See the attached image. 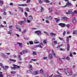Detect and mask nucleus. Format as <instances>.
<instances>
[{
	"label": "nucleus",
	"instance_id": "19",
	"mask_svg": "<svg viewBox=\"0 0 77 77\" xmlns=\"http://www.w3.org/2000/svg\"><path fill=\"white\" fill-rule=\"evenodd\" d=\"M51 35H52V36H54V35H56V34L55 33H53V32H51L50 33Z\"/></svg>",
	"mask_w": 77,
	"mask_h": 77
},
{
	"label": "nucleus",
	"instance_id": "60",
	"mask_svg": "<svg viewBox=\"0 0 77 77\" xmlns=\"http://www.w3.org/2000/svg\"><path fill=\"white\" fill-rule=\"evenodd\" d=\"M20 58H21V56L20 55H19L18 59H20Z\"/></svg>",
	"mask_w": 77,
	"mask_h": 77
},
{
	"label": "nucleus",
	"instance_id": "56",
	"mask_svg": "<svg viewBox=\"0 0 77 77\" xmlns=\"http://www.w3.org/2000/svg\"><path fill=\"white\" fill-rule=\"evenodd\" d=\"M46 23H49V21L48 20H46Z\"/></svg>",
	"mask_w": 77,
	"mask_h": 77
},
{
	"label": "nucleus",
	"instance_id": "26",
	"mask_svg": "<svg viewBox=\"0 0 77 77\" xmlns=\"http://www.w3.org/2000/svg\"><path fill=\"white\" fill-rule=\"evenodd\" d=\"M29 42L30 44H31V45H33V42H32V41H29Z\"/></svg>",
	"mask_w": 77,
	"mask_h": 77
},
{
	"label": "nucleus",
	"instance_id": "4",
	"mask_svg": "<svg viewBox=\"0 0 77 77\" xmlns=\"http://www.w3.org/2000/svg\"><path fill=\"white\" fill-rule=\"evenodd\" d=\"M35 32L37 34V35H41V32L40 31H35Z\"/></svg>",
	"mask_w": 77,
	"mask_h": 77
},
{
	"label": "nucleus",
	"instance_id": "45",
	"mask_svg": "<svg viewBox=\"0 0 77 77\" xmlns=\"http://www.w3.org/2000/svg\"><path fill=\"white\" fill-rule=\"evenodd\" d=\"M43 42L44 44H47V41H46V40H44L43 41Z\"/></svg>",
	"mask_w": 77,
	"mask_h": 77
},
{
	"label": "nucleus",
	"instance_id": "38",
	"mask_svg": "<svg viewBox=\"0 0 77 77\" xmlns=\"http://www.w3.org/2000/svg\"><path fill=\"white\" fill-rule=\"evenodd\" d=\"M67 5H69V6H71V3H69V2H68L67 3Z\"/></svg>",
	"mask_w": 77,
	"mask_h": 77
},
{
	"label": "nucleus",
	"instance_id": "17",
	"mask_svg": "<svg viewBox=\"0 0 77 77\" xmlns=\"http://www.w3.org/2000/svg\"><path fill=\"white\" fill-rule=\"evenodd\" d=\"M34 73H35L36 75L38 74H39V71L38 70L35 71L34 72Z\"/></svg>",
	"mask_w": 77,
	"mask_h": 77
},
{
	"label": "nucleus",
	"instance_id": "53",
	"mask_svg": "<svg viewBox=\"0 0 77 77\" xmlns=\"http://www.w3.org/2000/svg\"><path fill=\"white\" fill-rule=\"evenodd\" d=\"M5 68L6 69H8V68H9V66H5Z\"/></svg>",
	"mask_w": 77,
	"mask_h": 77
},
{
	"label": "nucleus",
	"instance_id": "63",
	"mask_svg": "<svg viewBox=\"0 0 77 77\" xmlns=\"http://www.w3.org/2000/svg\"><path fill=\"white\" fill-rule=\"evenodd\" d=\"M12 27V26H10L9 28L10 29H11V28Z\"/></svg>",
	"mask_w": 77,
	"mask_h": 77
},
{
	"label": "nucleus",
	"instance_id": "34",
	"mask_svg": "<svg viewBox=\"0 0 77 77\" xmlns=\"http://www.w3.org/2000/svg\"><path fill=\"white\" fill-rule=\"evenodd\" d=\"M53 74H52L50 76H49V75H48L46 77H53Z\"/></svg>",
	"mask_w": 77,
	"mask_h": 77
},
{
	"label": "nucleus",
	"instance_id": "22",
	"mask_svg": "<svg viewBox=\"0 0 77 77\" xmlns=\"http://www.w3.org/2000/svg\"><path fill=\"white\" fill-rule=\"evenodd\" d=\"M44 33H45V34H46V36H48V32H45V31H44Z\"/></svg>",
	"mask_w": 77,
	"mask_h": 77
},
{
	"label": "nucleus",
	"instance_id": "28",
	"mask_svg": "<svg viewBox=\"0 0 77 77\" xmlns=\"http://www.w3.org/2000/svg\"><path fill=\"white\" fill-rule=\"evenodd\" d=\"M49 12H52V11H53V10H52V8H49Z\"/></svg>",
	"mask_w": 77,
	"mask_h": 77
},
{
	"label": "nucleus",
	"instance_id": "30",
	"mask_svg": "<svg viewBox=\"0 0 77 77\" xmlns=\"http://www.w3.org/2000/svg\"><path fill=\"white\" fill-rule=\"evenodd\" d=\"M44 11V9L43 8V7H42V6L41 7V12H42Z\"/></svg>",
	"mask_w": 77,
	"mask_h": 77
},
{
	"label": "nucleus",
	"instance_id": "6",
	"mask_svg": "<svg viewBox=\"0 0 77 77\" xmlns=\"http://www.w3.org/2000/svg\"><path fill=\"white\" fill-rule=\"evenodd\" d=\"M25 23V21H21L18 22V23L20 25H21L23 24H24Z\"/></svg>",
	"mask_w": 77,
	"mask_h": 77
},
{
	"label": "nucleus",
	"instance_id": "46",
	"mask_svg": "<svg viewBox=\"0 0 77 77\" xmlns=\"http://www.w3.org/2000/svg\"><path fill=\"white\" fill-rule=\"evenodd\" d=\"M5 27V26L1 25V26H0V28H1V27Z\"/></svg>",
	"mask_w": 77,
	"mask_h": 77
},
{
	"label": "nucleus",
	"instance_id": "49",
	"mask_svg": "<svg viewBox=\"0 0 77 77\" xmlns=\"http://www.w3.org/2000/svg\"><path fill=\"white\" fill-rule=\"evenodd\" d=\"M27 22L28 23H30V20H27Z\"/></svg>",
	"mask_w": 77,
	"mask_h": 77
},
{
	"label": "nucleus",
	"instance_id": "35",
	"mask_svg": "<svg viewBox=\"0 0 77 77\" xmlns=\"http://www.w3.org/2000/svg\"><path fill=\"white\" fill-rule=\"evenodd\" d=\"M66 26L68 28H69L70 25L69 24H68L66 25Z\"/></svg>",
	"mask_w": 77,
	"mask_h": 77
},
{
	"label": "nucleus",
	"instance_id": "58",
	"mask_svg": "<svg viewBox=\"0 0 77 77\" xmlns=\"http://www.w3.org/2000/svg\"><path fill=\"white\" fill-rule=\"evenodd\" d=\"M13 3H11L10 4V6H12V5H13Z\"/></svg>",
	"mask_w": 77,
	"mask_h": 77
},
{
	"label": "nucleus",
	"instance_id": "40",
	"mask_svg": "<svg viewBox=\"0 0 77 77\" xmlns=\"http://www.w3.org/2000/svg\"><path fill=\"white\" fill-rule=\"evenodd\" d=\"M26 11H27V12H29V8H26Z\"/></svg>",
	"mask_w": 77,
	"mask_h": 77
},
{
	"label": "nucleus",
	"instance_id": "21",
	"mask_svg": "<svg viewBox=\"0 0 77 77\" xmlns=\"http://www.w3.org/2000/svg\"><path fill=\"white\" fill-rule=\"evenodd\" d=\"M29 19L30 20H33V17H32V16H30L29 17Z\"/></svg>",
	"mask_w": 77,
	"mask_h": 77
},
{
	"label": "nucleus",
	"instance_id": "8",
	"mask_svg": "<svg viewBox=\"0 0 77 77\" xmlns=\"http://www.w3.org/2000/svg\"><path fill=\"white\" fill-rule=\"evenodd\" d=\"M68 20V18L67 17H63L62 18L61 20L63 21H65V20Z\"/></svg>",
	"mask_w": 77,
	"mask_h": 77
},
{
	"label": "nucleus",
	"instance_id": "64",
	"mask_svg": "<svg viewBox=\"0 0 77 77\" xmlns=\"http://www.w3.org/2000/svg\"><path fill=\"white\" fill-rule=\"evenodd\" d=\"M7 77H12V76L10 75H8Z\"/></svg>",
	"mask_w": 77,
	"mask_h": 77
},
{
	"label": "nucleus",
	"instance_id": "10",
	"mask_svg": "<svg viewBox=\"0 0 77 77\" xmlns=\"http://www.w3.org/2000/svg\"><path fill=\"white\" fill-rule=\"evenodd\" d=\"M55 20H56V23H58V22L60 21V19H57V18H54Z\"/></svg>",
	"mask_w": 77,
	"mask_h": 77
},
{
	"label": "nucleus",
	"instance_id": "57",
	"mask_svg": "<svg viewBox=\"0 0 77 77\" xmlns=\"http://www.w3.org/2000/svg\"><path fill=\"white\" fill-rule=\"evenodd\" d=\"M0 77H4L3 75L2 74H0Z\"/></svg>",
	"mask_w": 77,
	"mask_h": 77
},
{
	"label": "nucleus",
	"instance_id": "14",
	"mask_svg": "<svg viewBox=\"0 0 77 77\" xmlns=\"http://www.w3.org/2000/svg\"><path fill=\"white\" fill-rule=\"evenodd\" d=\"M26 32V29H25L22 32V35H24Z\"/></svg>",
	"mask_w": 77,
	"mask_h": 77
},
{
	"label": "nucleus",
	"instance_id": "5",
	"mask_svg": "<svg viewBox=\"0 0 77 77\" xmlns=\"http://www.w3.org/2000/svg\"><path fill=\"white\" fill-rule=\"evenodd\" d=\"M27 53V51H25L23 50L22 52L20 53V54L21 55H22L23 54H24V53Z\"/></svg>",
	"mask_w": 77,
	"mask_h": 77
},
{
	"label": "nucleus",
	"instance_id": "15",
	"mask_svg": "<svg viewBox=\"0 0 77 77\" xmlns=\"http://www.w3.org/2000/svg\"><path fill=\"white\" fill-rule=\"evenodd\" d=\"M76 21V20L75 19V18H73V20H72V22L73 23H75Z\"/></svg>",
	"mask_w": 77,
	"mask_h": 77
},
{
	"label": "nucleus",
	"instance_id": "20",
	"mask_svg": "<svg viewBox=\"0 0 77 77\" xmlns=\"http://www.w3.org/2000/svg\"><path fill=\"white\" fill-rule=\"evenodd\" d=\"M8 34H12V30H10V31H8Z\"/></svg>",
	"mask_w": 77,
	"mask_h": 77
},
{
	"label": "nucleus",
	"instance_id": "24",
	"mask_svg": "<svg viewBox=\"0 0 77 77\" xmlns=\"http://www.w3.org/2000/svg\"><path fill=\"white\" fill-rule=\"evenodd\" d=\"M17 44H19V46H20V47H21V46H22V43L17 42Z\"/></svg>",
	"mask_w": 77,
	"mask_h": 77
},
{
	"label": "nucleus",
	"instance_id": "44",
	"mask_svg": "<svg viewBox=\"0 0 77 77\" xmlns=\"http://www.w3.org/2000/svg\"><path fill=\"white\" fill-rule=\"evenodd\" d=\"M72 72L71 71L69 73V75H72Z\"/></svg>",
	"mask_w": 77,
	"mask_h": 77
},
{
	"label": "nucleus",
	"instance_id": "12",
	"mask_svg": "<svg viewBox=\"0 0 77 77\" xmlns=\"http://www.w3.org/2000/svg\"><path fill=\"white\" fill-rule=\"evenodd\" d=\"M74 14H77V11H76V10H75L73 11V13H72V16H74Z\"/></svg>",
	"mask_w": 77,
	"mask_h": 77
},
{
	"label": "nucleus",
	"instance_id": "36",
	"mask_svg": "<svg viewBox=\"0 0 77 77\" xmlns=\"http://www.w3.org/2000/svg\"><path fill=\"white\" fill-rule=\"evenodd\" d=\"M65 34H66V31H64L63 32V35H65Z\"/></svg>",
	"mask_w": 77,
	"mask_h": 77
},
{
	"label": "nucleus",
	"instance_id": "41",
	"mask_svg": "<svg viewBox=\"0 0 77 77\" xmlns=\"http://www.w3.org/2000/svg\"><path fill=\"white\" fill-rule=\"evenodd\" d=\"M66 60H69V57H67L66 58Z\"/></svg>",
	"mask_w": 77,
	"mask_h": 77
},
{
	"label": "nucleus",
	"instance_id": "1",
	"mask_svg": "<svg viewBox=\"0 0 77 77\" xmlns=\"http://www.w3.org/2000/svg\"><path fill=\"white\" fill-rule=\"evenodd\" d=\"M14 67H12L11 68V69H15L17 68L18 69H19V68H20V66H18L17 65H16L15 64H13V65Z\"/></svg>",
	"mask_w": 77,
	"mask_h": 77
},
{
	"label": "nucleus",
	"instance_id": "47",
	"mask_svg": "<svg viewBox=\"0 0 77 77\" xmlns=\"http://www.w3.org/2000/svg\"><path fill=\"white\" fill-rule=\"evenodd\" d=\"M30 2V0H27L26 2L27 3H29Z\"/></svg>",
	"mask_w": 77,
	"mask_h": 77
},
{
	"label": "nucleus",
	"instance_id": "23",
	"mask_svg": "<svg viewBox=\"0 0 77 77\" xmlns=\"http://www.w3.org/2000/svg\"><path fill=\"white\" fill-rule=\"evenodd\" d=\"M19 8L20 9V10L21 11V12H23V8L19 7Z\"/></svg>",
	"mask_w": 77,
	"mask_h": 77
},
{
	"label": "nucleus",
	"instance_id": "55",
	"mask_svg": "<svg viewBox=\"0 0 77 77\" xmlns=\"http://www.w3.org/2000/svg\"><path fill=\"white\" fill-rule=\"evenodd\" d=\"M16 35H17V37L18 38H19V37H20V35H18V34H16Z\"/></svg>",
	"mask_w": 77,
	"mask_h": 77
},
{
	"label": "nucleus",
	"instance_id": "42",
	"mask_svg": "<svg viewBox=\"0 0 77 77\" xmlns=\"http://www.w3.org/2000/svg\"><path fill=\"white\" fill-rule=\"evenodd\" d=\"M54 42L56 45V44H57V41H55Z\"/></svg>",
	"mask_w": 77,
	"mask_h": 77
},
{
	"label": "nucleus",
	"instance_id": "61",
	"mask_svg": "<svg viewBox=\"0 0 77 77\" xmlns=\"http://www.w3.org/2000/svg\"><path fill=\"white\" fill-rule=\"evenodd\" d=\"M49 18H50V20H52V17H51V16H50Z\"/></svg>",
	"mask_w": 77,
	"mask_h": 77
},
{
	"label": "nucleus",
	"instance_id": "25",
	"mask_svg": "<svg viewBox=\"0 0 77 77\" xmlns=\"http://www.w3.org/2000/svg\"><path fill=\"white\" fill-rule=\"evenodd\" d=\"M66 41L68 43L69 42V38L68 37H67Z\"/></svg>",
	"mask_w": 77,
	"mask_h": 77
},
{
	"label": "nucleus",
	"instance_id": "27",
	"mask_svg": "<svg viewBox=\"0 0 77 77\" xmlns=\"http://www.w3.org/2000/svg\"><path fill=\"white\" fill-rule=\"evenodd\" d=\"M39 3L40 4H42V1L41 0H38Z\"/></svg>",
	"mask_w": 77,
	"mask_h": 77
},
{
	"label": "nucleus",
	"instance_id": "43",
	"mask_svg": "<svg viewBox=\"0 0 77 77\" xmlns=\"http://www.w3.org/2000/svg\"><path fill=\"white\" fill-rule=\"evenodd\" d=\"M40 73H42L43 72V70H42V69H41L40 70Z\"/></svg>",
	"mask_w": 77,
	"mask_h": 77
},
{
	"label": "nucleus",
	"instance_id": "50",
	"mask_svg": "<svg viewBox=\"0 0 77 77\" xmlns=\"http://www.w3.org/2000/svg\"><path fill=\"white\" fill-rule=\"evenodd\" d=\"M0 5H3V2L1 1V2H0Z\"/></svg>",
	"mask_w": 77,
	"mask_h": 77
},
{
	"label": "nucleus",
	"instance_id": "11",
	"mask_svg": "<svg viewBox=\"0 0 77 77\" xmlns=\"http://www.w3.org/2000/svg\"><path fill=\"white\" fill-rule=\"evenodd\" d=\"M18 5L19 6H27L26 4H19Z\"/></svg>",
	"mask_w": 77,
	"mask_h": 77
},
{
	"label": "nucleus",
	"instance_id": "33",
	"mask_svg": "<svg viewBox=\"0 0 77 77\" xmlns=\"http://www.w3.org/2000/svg\"><path fill=\"white\" fill-rule=\"evenodd\" d=\"M45 2H46V3H49L50 1L48 0H45Z\"/></svg>",
	"mask_w": 77,
	"mask_h": 77
},
{
	"label": "nucleus",
	"instance_id": "9",
	"mask_svg": "<svg viewBox=\"0 0 77 77\" xmlns=\"http://www.w3.org/2000/svg\"><path fill=\"white\" fill-rule=\"evenodd\" d=\"M49 57L50 58V59H51L53 58V57L52 55L51 54H49Z\"/></svg>",
	"mask_w": 77,
	"mask_h": 77
},
{
	"label": "nucleus",
	"instance_id": "52",
	"mask_svg": "<svg viewBox=\"0 0 77 77\" xmlns=\"http://www.w3.org/2000/svg\"><path fill=\"white\" fill-rule=\"evenodd\" d=\"M69 56H70L71 57H72V54L71 52H70V54L69 55Z\"/></svg>",
	"mask_w": 77,
	"mask_h": 77
},
{
	"label": "nucleus",
	"instance_id": "18",
	"mask_svg": "<svg viewBox=\"0 0 77 77\" xmlns=\"http://www.w3.org/2000/svg\"><path fill=\"white\" fill-rule=\"evenodd\" d=\"M10 61H11V62H16V60H15L10 59Z\"/></svg>",
	"mask_w": 77,
	"mask_h": 77
},
{
	"label": "nucleus",
	"instance_id": "59",
	"mask_svg": "<svg viewBox=\"0 0 77 77\" xmlns=\"http://www.w3.org/2000/svg\"><path fill=\"white\" fill-rule=\"evenodd\" d=\"M25 15H26V17H27V13H26V12H25Z\"/></svg>",
	"mask_w": 77,
	"mask_h": 77
},
{
	"label": "nucleus",
	"instance_id": "3",
	"mask_svg": "<svg viewBox=\"0 0 77 77\" xmlns=\"http://www.w3.org/2000/svg\"><path fill=\"white\" fill-rule=\"evenodd\" d=\"M59 26H62V27H64L66 26V25L64 23H60L59 24Z\"/></svg>",
	"mask_w": 77,
	"mask_h": 77
},
{
	"label": "nucleus",
	"instance_id": "37",
	"mask_svg": "<svg viewBox=\"0 0 77 77\" xmlns=\"http://www.w3.org/2000/svg\"><path fill=\"white\" fill-rule=\"evenodd\" d=\"M15 73L16 72L15 71H12L11 72V74H15Z\"/></svg>",
	"mask_w": 77,
	"mask_h": 77
},
{
	"label": "nucleus",
	"instance_id": "54",
	"mask_svg": "<svg viewBox=\"0 0 77 77\" xmlns=\"http://www.w3.org/2000/svg\"><path fill=\"white\" fill-rule=\"evenodd\" d=\"M16 29H17V30H18L19 29V28H18V27L17 25H16Z\"/></svg>",
	"mask_w": 77,
	"mask_h": 77
},
{
	"label": "nucleus",
	"instance_id": "29",
	"mask_svg": "<svg viewBox=\"0 0 77 77\" xmlns=\"http://www.w3.org/2000/svg\"><path fill=\"white\" fill-rule=\"evenodd\" d=\"M29 68H30L31 70H32V65H29Z\"/></svg>",
	"mask_w": 77,
	"mask_h": 77
},
{
	"label": "nucleus",
	"instance_id": "16",
	"mask_svg": "<svg viewBox=\"0 0 77 77\" xmlns=\"http://www.w3.org/2000/svg\"><path fill=\"white\" fill-rule=\"evenodd\" d=\"M52 52L53 53V54L54 57H56V54L55 53H54V51L53 50H52Z\"/></svg>",
	"mask_w": 77,
	"mask_h": 77
},
{
	"label": "nucleus",
	"instance_id": "48",
	"mask_svg": "<svg viewBox=\"0 0 77 77\" xmlns=\"http://www.w3.org/2000/svg\"><path fill=\"white\" fill-rule=\"evenodd\" d=\"M47 59V57H44L43 58V59H44V60Z\"/></svg>",
	"mask_w": 77,
	"mask_h": 77
},
{
	"label": "nucleus",
	"instance_id": "39",
	"mask_svg": "<svg viewBox=\"0 0 77 77\" xmlns=\"http://www.w3.org/2000/svg\"><path fill=\"white\" fill-rule=\"evenodd\" d=\"M33 54H34V55H36V52L35 51L33 52Z\"/></svg>",
	"mask_w": 77,
	"mask_h": 77
},
{
	"label": "nucleus",
	"instance_id": "51",
	"mask_svg": "<svg viewBox=\"0 0 77 77\" xmlns=\"http://www.w3.org/2000/svg\"><path fill=\"white\" fill-rule=\"evenodd\" d=\"M32 60H33V61H34V62H35V61H36V60H37V59H32Z\"/></svg>",
	"mask_w": 77,
	"mask_h": 77
},
{
	"label": "nucleus",
	"instance_id": "32",
	"mask_svg": "<svg viewBox=\"0 0 77 77\" xmlns=\"http://www.w3.org/2000/svg\"><path fill=\"white\" fill-rule=\"evenodd\" d=\"M58 38L59 39L61 40V41H63V39L61 37H59Z\"/></svg>",
	"mask_w": 77,
	"mask_h": 77
},
{
	"label": "nucleus",
	"instance_id": "62",
	"mask_svg": "<svg viewBox=\"0 0 77 77\" xmlns=\"http://www.w3.org/2000/svg\"><path fill=\"white\" fill-rule=\"evenodd\" d=\"M1 56H5V54H3L2 53L1 54Z\"/></svg>",
	"mask_w": 77,
	"mask_h": 77
},
{
	"label": "nucleus",
	"instance_id": "2",
	"mask_svg": "<svg viewBox=\"0 0 77 77\" xmlns=\"http://www.w3.org/2000/svg\"><path fill=\"white\" fill-rule=\"evenodd\" d=\"M42 46H44V45L42 44V43L41 42L40 43L39 45H38L36 46L37 47H40V48H42Z\"/></svg>",
	"mask_w": 77,
	"mask_h": 77
},
{
	"label": "nucleus",
	"instance_id": "7",
	"mask_svg": "<svg viewBox=\"0 0 77 77\" xmlns=\"http://www.w3.org/2000/svg\"><path fill=\"white\" fill-rule=\"evenodd\" d=\"M72 11H68V12H66V14H67V15H70V14H72Z\"/></svg>",
	"mask_w": 77,
	"mask_h": 77
},
{
	"label": "nucleus",
	"instance_id": "13",
	"mask_svg": "<svg viewBox=\"0 0 77 77\" xmlns=\"http://www.w3.org/2000/svg\"><path fill=\"white\" fill-rule=\"evenodd\" d=\"M67 51H69V44L67 45Z\"/></svg>",
	"mask_w": 77,
	"mask_h": 77
},
{
	"label": "nucleus",
	"instance_id": "31",
	"mask_svg": "<svg viewBox=\"0 0 77 77\" xmlns=\"http://www.w3.org/2000/svg\"><path fill=\"white\" fill-rule=\"evenodd\" d=\"M77 33V31H74L73 32V34H76Z\"/></svg>",
	"mask_w": 77,
	"mask_h": 77
}]
</instances>
